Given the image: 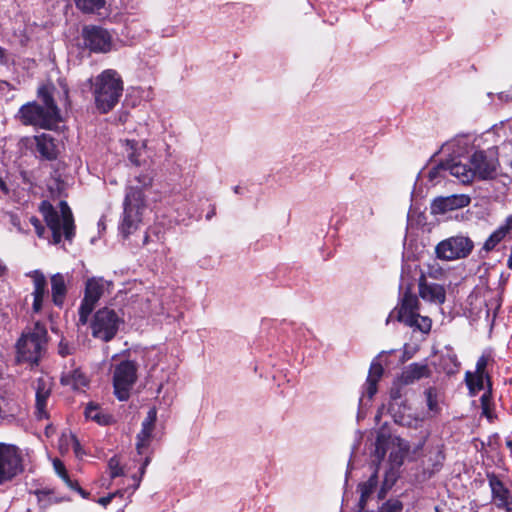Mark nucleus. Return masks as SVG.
<instances>
[{
    "label": "nucleus",
    "mask_w": 512,
    "mask_h": 512,
    "mask_svg": "<svg viewBox=\"0 0 512 512\" xmlns=\"http://www.w3.org/2000/svg\"><path fill=\"white\" fill-rule=\"evenodd\" d=\"M475 171V177L490 179L496 175L498 161L495 158L487 157L483 151L475 152L469 161Z\"/></svg>",
    "instance_id": "16"
},
{
    "label": "nucleus",
    "mask_w": 512,
    "mask_h": 512,
    "mask_svg": "<svg viewBox=\"0 0 512 512\" xmlns=\"http://www.w3.org/2000/svg\"><path fill=\"white\" fill-rule=\"evenodd\" d=\"M40 211L47 226L52 231L53 244H59L63 236L69 241L72 240L75 234L74 219L71 209L65 201H61L58 208H54L49 202L43 201L40 205Z\"/></svg>",
    "instance_id": "3"
},
{
    "label": "nucleus",
    "mask_w": 512,
    "mask_h": 512,
    "mask_svg": "<svg viewBox=\"0 0 512 512\" xmlns=\"http://www.w3.org/2000/svg\"><path fill=\"white\" fill-rule=\"evenodd\" d=\"M145 207V197L141 190L130 188L124 200V216L120 225V232L124 238L138 230Z\"/></svg>",
    "instance_id": "4"
},
{
    "label": "nucleus",
    "mask_w": 512,
    "mask_h": 512,
    "mask_svg": "<svg viewBox=\"0 0 512 512\" xmlns=\"http://www.w3.org/2000/svg\"><path fill=\"white\" fill-rule=\"evenodd\" d=\"M470 203V197L465 194H453L446 197H437L431 204V213L445 214L450 211L464 208Z\"/></svg>",
    "instance_id": "14"
},
{
    "label": "nucleus",
    "mask_w": 512,
    "mask_h": 512,
    "mask_svg": "<svg viewBox=\"0 0 512 512\" xmlns=\"http://www.w3.org/2000/svg\"><path fill=\"white\" fill-rule=\"evenodd\" d=\"M121 318L108 307L96 312L91 323L92 335L105 342L110 341L117 333Z\"/></svg>",
    "instance_id": "11"
},
{
    "label": "nucleus",
    "mask_w": 512,
    "mask_h": 512,
    "mask_svg": "<svg viewBox=\"0 0 512 512\" xmlns=\"http://www.w3.org/2000/svg\"><path fill=\"white\" fill-rule=\"evenodd\" d=\"M156 421L157 410L155 407H152L149 409L146 418L143 420L141 424V429L136 435L135 448L137 454L144 455L145 457L139 469V477L133 476V479L136 482L134 489H137L139 487L141 479L145 474L146 468L151 462V453L149 452V448L154 438Z\"/></svg>",
    "instance_id": "5"
},
{
    "label": "nucleus",
    "mask_w": 512,
    "mask_h": 512,
    "mask_svg": "<svg viewBox=\"0 0 512 512\" xmlns=\"http://www.w3.org/2000/svg\"><path fill=\"white\" fill-rule=\"evenodd\" d=\"M47 342V330L45 326L36 323L31 332L24 334L18 341L17 350L19 359L37 363Z\"/></svg>",
    "instance_id": "6"
},
{
    "label": "nucleus",
    "mask_w": 512,
    "mask_h": 512,
    "mask_svg": "<svg viewBox=\"0 0 512 512\" xmlns=\"http://www.w3.org/2000/svg\"><path fill=\"white\" fill-rule=\"evenodd\" d=\"M419 295L428 302L442 304L446 299V291L442 285L428 283L424 278L419 281Z\"/></svg>",
    "instance_id": "19"
},
{
    "label": "nucleus",
    "mask_w": 512,
    "mask_h": 512,
    "mask_svg": "<svg viewBox=\"0 0 512 512\" xmlns=\"http://www.w3.org/2000/svg\"><path fill=\"white\" fill-rule=\"evenodd\" d=\"M489 484L492 491V497L497 507L504 509L506 512L512 511V496L510 491L496 477L491 476Z\"/></svg>",
    "instance_id": "17"
},
{
    "label": "nucleus",
    "mask_w": 512,
    "mask_h": 512,
    "mask_svg": "<svg viewBox=\"0 0 512 512\" xmlns=\"http://www.w3.org/2000/svg\"><path fill=\"white\" fill-rule=\"evenodd\" d=\"M36 151L47 159H54L57 155L56 145L49 134H41L34 138Z\"/></svg>",
    "instance_id": "24"
},
{
    "label": "nucleus",
    "mask_w": 512,
    "mask_h": 512,
    "mask_svg": "<svg viewBox=\"0 0 512 512\" xmlns=\"http://www.w3.org/2000/svg\"><path fill=\"white\" fill-rule=\"evenodd\" d=\"M2 270H3V267L0 265V273L2 272Z\"/></svg>",
    "instance_id": "60"
},
{
    "label": "nucleus",
    "mask_w": 512,
    "mask_h": 512,
    "mask_svg": "<svg viewBox=\"0 0 512 512\" xmlns=\"http://www.w3.org/2000/svg\"><path fill=\"white\" fill-rule=\"evenodd\" d=\"M53 467L57 475L65 482L69 488H74L76 486V482L70 479L64 464L59 459L53 460Z\"/></svg>",
    "instance_id": "35"
},
{
    "label": "nucleus",
    "mask_w": 512,
    "mask_h": 512,
    "mask_svg": "<svg viewBox=\"0 0 512 512\" xmlns=\"http://www.w3.org/2000/svg\"><path fill=\"white\" fill-rule=\"evenodd\" d=\"M409 448V444L402 438L379 433L375 442V456L380 462L389 451L391 466H400Z\"/></svg>",
    "instance_id": "8"
},
{
    "label": "nucleus",
    "mask_w": 512,
    "mask_h": 512,
    "mask_svg": "<svg viewBox=\"0 0 512 512\" xmlns=\"http://www.w3.org/2000/svg\"><path fill=\"white\" fill-rule=\"evenodd\" d=\"M109 285L103 278H90L86 282L84 299L79 308V324L85 325L95 305Z\"/></svg>",
    "instance_id": "12"
},
{
    "label": "nucleus",
    "mask_w": 512,
    "mask_h": 512,
    "mask_svg": "<svg viewBox=\"0 0 512 512\" xmlns=\"http://www.w3.org/2000/svg\"><path fill=\"white\" fill-rule=\"evenodd\" d=\"M153 179H154V173L153 171H148L146 173H143V174H140L138 175L135 180L137 181V183L139 184L138 186H130L127 191L130 189V188H138L139 190H141V192L143 193V189H147L149 187L152 186V183H153Z\"/></svg>",
    "instance_id": "36"
},
{
    "label": "nucleus",
    "mask_w": 512,
    "mask_h": 512,
    "mask_svg": "<svg viewBox=\"0 0 512 512\" xmlns=\"http://www.w3.org/2000/svg\"><path fill=\"white\" fill-rule=\"evenodd\" d=\"M147 239H148V236H147V235H145V237H144V241H143V244H145V243L147 242Z\"/></svg>",
    "instance_id": "56"
},
{
    "label": "nucleus",
    "mask_w": 512,
    "mask_h": 512,
    "mask_svg": "<svg viewBox=\"0 0 512 512\" xmlns=\"http://www.w3.org/2000/svg\"><path fill=\"white\" fill-rule=\"evenodd\" d=\"M378 484V469L376 468L373 474L369 477V479L365 482H362L358 486V490L360 492V500L359 506L360 509H364L367 504L368 499L374 492L376 486Z\"/></svg>",
    "instance_id": "27"
},
{
    "label": "nucleus",
    "mask_w": 512,
    "mask_h": 512,
    "mask_svg": "<svg viewBox=\"0 0 512 512\" xmlns=\"http://www.w3.org/2000/svg\"><path fill=\"white\" fill-rule=\"evenodd\" d=\"M403 504L399 500H388L382 505L379 512H402Z\"/></svg>",
    "instance_id": "41"
},
{
    "label": "nucleus",
    "mask_w": 512,
    "mask_h": 512,
    "mask_svg": "<svg viewBox=\"0 0 512 512\" xmlns=\"http://www.w3.org/2000/svg\"><path fill=\"white\" fill-rule=\"evenodd\" d=\"M85 416L99 425H110L114 422L112 415L104 411L98 404L89 403L85 408Z\"/></svg>",
    "instance_id": "25"
},
{
    "label": "nucleus",
    "mask_w": 512,
    "mask_h": 512,
    "mask_svg": "<svg viewBox=\"0 0 512 512\" xmlns=\"http://www.w3.org/2000/svg\"><path fill=\"white\" fill-rule=\"evenodd\" d=\"M35 414L38 419L48 418V400L52 390V382L47 376L40 377L35 382Z\"/></svg>",
    "instance_id": "15"
},
{
    "label": "nucleus",
    "mask_w": 512,
    "mask_h": 512,
    "mask_svg": "<svg viewBox=\"0 0 512 512\" xmlns=\"http://www.w3.org/2000/svg\"><path fill=\"white\" fill-rule=\"evenodd\" d=\"M122 146L124 153L132 164L140 166L144 163V160H142V155L146 148V144L144 142L124 140L122 141Z\"/></svg>",
    "instance_id": "23"
},
{
    "label": "nucleus",
    "mask_w": 512,
    "mask_h": 512,
    "mask_svg": "<svg viewBox=\"0 0 512 512\" xmlns=\"http://www.w3.org/2000/svg\"><path fill=\"white\" fill-rule=\"evenodd\" d=\"M10 217V223L19 231V232H23V229L21 227V224H20V219L17 215L15 214H10L9 215Z\"/></svg>",
    "instance_id": "47"
},
{
    "label": "nucleus",
    "mask_w": 512,
    "mask_h": 512,
    "mask_svg": "<svg viewBox=\"0 0 512 512\" xmlns=\"http://www.w3.org/2000/svg\"><path fill=\"white\" fill-rule=\"evenodd\" d=\"M59 353L62 356H66V355L70 354V348H69L67 343H64L63 341L60 342V344H59Z\"/></svg>",
    "instance_id": "48"
},
{
    "label": "nucleus",
    "mask_w": 512,
    "mask_h": 512,
    "mask_svg": "<svg viewBox=\"0 0 512 512\" xmlns=\"http://www.w3.org/2000/svg\"><path fill=\"white\" fill-rule=\"evenodd\" d=\"M61 383L65 386H70L72 389L78 390L87 386L88 379L79 369H73L63 372L61 376Z\"/></svg>",
    "instance_id": "26"
},
{
    "label": "nucleus",
    "mask_w": 512,
    "mask_h": 512,
    "mask_svg": "<svg viewBox=\"0 0 512 512\" xmlns=\"http://www.w3.org/2000/svg\"><path fill=\"white\" fill-rule=\"evenodd\" d=\"M122 495V492L121 491H116L114 493H111L105 497H102V498H99L98 499V503L102 506H107L114 497L116 496H121Z\"/></svg>",
    "instance_id": "46"
},
{
    "label": "nucleus",
    "mask_w": 512,
    "mask_h": 512,
    "mask_svg": "<svg viewBox=\"0 0 512 512\" xmlns=\"http://www.w3.org/2000/svg\"><path fill=\"white\" fill-rule=\"evenodd\" d=\"M391 317H392V314H390L389 317L387 318V323L390 321Z\"/></svg>",
    "instance_id": "58"
},
{
    "label": "nucleus",
    "mask_w": 512,
    "mask_h": 512,
    "mask_svg": "<svg viewBox=\"0 0 512 512\" xmlns=\"http://www.w3.org/2000/svg\"><path fill=\"white\" fill-rule=\"evenodd\" d=\"M92 92L98 111L101 113L111 111L118 104L123 93L120 75L112 69L103 71L95 78Z\"/></svg>",
    "instance_id": "1"
},
{
    "label": "nucleus",
    "mask_w": 512,
    "mask_h": 512,
    "mask_svg": "<svg viewBox=\"0 0 512 512\" xmlns=\"http://www.w3.org/2000/svg\"><path fill=\"white\" fill-rule=\"evenodd\" d=\"M31 224L35 227L36 233L39 237H43L45 228L41 225V222L38 218L32 216L30 218Z\"/></svg>",
    "instance_id": "45"
},
{
    "label": "nucleus",
    "mask_w": 512,
    "mask_h": 512,
    "mask_svg": "<svg viewBox=\"0 0 512 512\" xmlns=\"http://www.w3.org/2000/svg\"><path fill=\"white\" fill-rule=\"evenodd\" d=\"M418 309V298L413 294L405 293L402 299V304L396 312V318L399 322H402L405 325H412L415 319V314H418Z\"/></svg>",
    "instance_id": "18"
},
{
    "label": "nucleus",
    "mask_w": 512,
    "mask_h": 512,
    "mask_svg": "<svg viewBox=\"0 0 512 512\" xmlns=\"http://www.w3.org/2000/svg\"><path fill=\"white\" fill-rule=\"evenodd\" d=\"M108 470L112 479L123 475V468L118 457H112L108 462Z\"/></svg>",
    "instance_id": "40"
},
{
    "label": "nucleus",
    "mask_w": 512,
    "mask_h": 512,
    "mask_svg": "<svg viewBox=\"0 0 512 512\" xmlns=\"http://www.w3.org/2000/svg\"><path fill=\"white\" fill-rule=\"evenodd\" d=\"M499 228H506V234L509 232L510 229H512V215L509 216L507 219H506V223L505 225L503 226H500Z\"/></svg>",
    "instance_id": "49"
},
{
    "label": "nucleus",
    "mask_w": 512,
    "mask_h": 512,
    "mask_svg": "<svg viewBox=\"0 0 512 512\" xmlns=\"http://www.w3.org/2000/svg\"><path fill=\"white\" fill-rule=\"evenodd\" d=\"M33 281V304L32 309L35 313L41 311L43 306V300L46 295V278L40 271H33L29 274Z\"/></svg>",
    "instance_id": "21"
},
{
    "label": "nucleus",
    "mask_w": 512,
    "mask_h": 512,
    "mask_svg": "<svg viewBox=\"0 0 512 512\" xmlns=\"http://www.w3.org/2000/svg\"><path fill=\"white\" fill-rule=\"evenodd\" d=\"M394 467L395 466H392L390 468V470L387 471L386 474H385L384 481H383V486H382V489L380 491V497H384L386 491L389 490L394 485V483L396 481L397 474L394 471Z\"/></svg>",
    "instance_id": "39"
},
{
    "label": "nucleus",
    "mask_w": 512,
    "mask_h": 512,
    "mask_svg": "<svg viewBox=\"0 0 512 512\" xmlns=\"http://www.w3.org/2000/svg\"><path fill=\"white\" fill-rule=\"evenodd\" d=\"M137 380V365L126 360L116 365L113 373L114 394L120 401L130 397V391Z\"/></svg>",
    "instance_id": "9"
},
{
    "label": "nucleus",
    "mask_w": 512,
    "mask_h": 512,
    "mask_svg": "<svg viewBox=\"0 0 512 512\" xmlns=\"http://www.w3.org/2000/svg\"><path fill=\"white\" fill-rule=\"evenodd\" d=\"M147 30L143 26V24L138 20H132L126 24L124 28V34L126 37L131 39H139L142 37Z\"/></svg>",
    "instance_id": "32"
},
{
    "label": "nucleus",
    "mask_w": 512,
    "mask_h": 512,
    "mask_svg": "<svg viewBox=\"0 0 512 512\" xmlns=\"http://www.w3.org/2000/svg\"><path fill=\"white\" fill-rule=\"evenodd\" d=\"M58 447L62 454L67 453L70 448L74 450L76 456L81 454V446L72 433H62L59 438Z\"/></svg>",
    "instance_id": "31"
},
{
    "label": "nucleus",
    "mask_w": 512,
    "mask_h": 512,
    "mask_svg": "<svg viewBox=\"0 0 512 512\" xmlns=\"http://www.w3.org/2000/svg\"><path fill=\"white\" fill-rule=\"evenodd\" d=\"M22 471L20 450L14 445L0 443V485L12 481Z\"/></svg>",
    "instance_id": "10"
},
{
    "label": "nucleus",
    "mask_w": 512,
    "mask_h": 512,
    "mask_svg": "<svg viewBox=\"0 0 512 512\" xmlns=\"http://www.w3.org/2000/svg\"><path fill=\"white\" fill-rule=\"evenodd\" d=\"M427 405L430 410H435L437 407L436 392L434 389H428L426 391Z\"/></svg>",
    "instance_id": "44"
},
{
    "label": "nucleus",
    "mask_w": 512,
    "mask_h": 512,
    "mask_svg": "<svg viewBox=\"0 0 512 512\" xmlns=\"http://www.w3.org/2000/svg\"><path fill=\"white\" fill-rule=\"evenodd\" d=\"M0 190L5 194L9 195V188L7 184L0 178Z\"/></svg>",
    "instance_id": "51"
},
{
    "label": "nucleus",
    "mask_w": 512,
    "mask_h": 512,
    "mask_svg": "<svg viewBox=\"0 0 512 512\" xmlns=\"http://www.w3.org/2000/svg\"><path fill=\"white\" fill-rule=\"evenodd\" d=\"M447 173L458 179L461 183H470L475 178V171L471 164L463 163L458 159H450L446 161Z\"/></svg>",
    "instance_id": "20"
},
{
    "label": "nucleus",
    "mask_w": 512,
    "mask_h": 512,
    "mask_svg": "<svg viewBox=\"0 0 512 512\" xmlns=\"http://www.w3.org/2000/svg\"><path fill=\"white\" fill-rule=\"evenodd\" d=\"M505 230L506 228H498L495 230L485 241L483 249L486 252L493 250L496 245L507 235Z\"/></svg>",
    "instance_id": "34"
},
{
    "label": "nucleus",
    "mask_w": 512,
    "mask_h": 512,
    "mask_svg": "<svg viewBox=\"0 0 512 512\" xmlns=\"http://www.w3.org/2000/svg\"><path fill=\"white\" fill-rule=\"evenodd\" d=\"M435 512H440L438 507H435Z\"/></svg>",
    "instance_id": "59"
},
{
    "label": "nucleus",
    "mask_w": 512,
    "mask_h": 512,
    "mask_svg": "<svg viewBox=\"0 0 512 512\" xmlns=\"http://www.w3.org/2000/svg\"><path fill=\"white\" fill-rule=\"evenodd\" d=\"M490 361L491 358L488 355H482L476 363V370L474 373L488 375L486 368Z\"/></svg>",
    "instance_id": "42"
},
{
    "label": "nucleus",
    "mask_w": 512,
    "mask_h": 512,
    "mask_svg": "<svg viewBox=\"0 0 512 512\" xmlns=\"http://www.w3.org/2000/svg\"><path fill=\"white\" fill-rule=\"evenodd\" d=\"M76 7L85 13H93L105 5V0H74Z\"/></svg>",
    "instance_id": "33"
},
{
    "label": "nucleus",
    "mask_w": 512,
    "mask_h": 512,
    "mask_svg": "<svg viewBox=\"0 0 512 512\" xmlns=\"http://www.w3.org/2000/svg\"><path fill=\"white\" fill-rule=\"evenodd\" d=\"M391 398L397 399L401 396L400 390L398 388H392L390 392Z\"/></svg>",
    "instance_id": "52"
},
{
    "label": "nucleus",
    "mask_w": 512,
    "mask_h": 512,
    "mask_svg": "<svg viewBox=\"0 0 512 512\" xmlns=\"http://www.w3.org/2000/svg\"><path fill=\"white\" fill-rule=\"evenodd\" d=\"M39 96L43 105L28 103L23 105L19 111L22 123L26 125L52 128L60 119L59 111L46 87L39 89Z\"/></svg>",
    "instance_id": "2"
},
{
    "label": "nucleus",
    "mask_w": 512,
    "mask_h": 512,
    "mask_svg": "<svg viewBox=\"0 0 512 512\" xmlns=\"http://www.w3.org/2000/svg\"><path fill=\"white\" fill-rule=\"evenodd\" d=\"M85 44L94 52L106 53L112 49V36L108 30L99 26L83 29Z\"/></svg>",
    "instance_id": "13"
},
{
    "label": "nucleus",
    "mask_w": 512,
    "mask_h": 512,
    "mask_svg": "<svg viewBox=\"0 0 512 512\" xmlns=\"http://www.w3.org/2000/svg\"><path fill=\"white\" fill-rule=\"evenodd\" d=\"M506 445H507V447L512 449V440H507Z\"/></svg>",
    "instance_id": "55"
},
{
    "label": "nucleus",
    "mask_w": 512,
    "mask_h": 512,
    "mask_svg": "<svg viewBox=\"0 0 512 512\" xmlns=\"http://www.w3.org/2000/svg\"><path fill=\"white\" fill-rule=\"evenodd\" d=\"M212 214H214V212L209 213V214L207 215V219H210V217L212 216Z\"/></svg>",
    "instance_id": "57"
},
{
    "label": "nucleus",
    "mask_w": 512,
    "mask_h": 512,
    "mask_svg": "<svg viewBox=\"0 0 512 512\" xmlns=\"http://www.w3.org/2000/svg\"><path fill=\"white\" fill-rule=\"evenodd\" d=\"M481 406H482V410H483V413L488 416L489 415V408H490V401H491V392L490 390L485 392L482 396H481Z\"/></svg>",
    "instance_id": "43"
},
{
    "label": "nucleus",
    "mask_w": 512,
    "mask_h": 512,
    "mask_svg": "<svg viewBox=\"0 0 512 512\" xmlns=\"http://www.w3.org/2000/svg\"><path fill=\"white\" fill-rule=\"evenodd\" d=\"M414 322L412 325H408L409 327H415L419 331L423 333H428L431 329V319L425 316H421L419 313L415 314Z\"/></svg>",
    "instance_id": "37"
},
{
    "label": "nucleus",
    "mask_w": 512,
    "mask_h": 512,
    "mask_svg": "<svg viewBox=\"0 0 512 512\" xmlns=\"http://www.w3.org/2000/svg\"><path fill=\"white\" fill-rule=\"evenodd\" d=\"M429 376L430 370L426 364L412 363L403 370L400 381L402 384L408 385Z\"/></svg>",
    "instance_id": "22"
},
{
    "label": "nucleus",
    "mask_w": 512,
    "mask_h": 512,
    "mask_svg": "<svg viewBox=\"0 0 512 512\" xmlns=\"http://www.w3.org/2000/svg\"><path fill=\"white\" fill-rule=\"evenodd\" d=\"M162 390H163V384H160L157 388V393L158 394H161L162 393Z\"/></svg>",
    "instance_id": "53"
},
{
    "label": "nucleus",
    "mask_w": 512,
    "mask_h": 512,
    "mask_svg": "<svg viewBox=\"0 0 512 512\" xmlns=\"http://www.w3.org/2000/svg\"><path fill=\"white\" fill-rule=\"evenodd\" d=\"M447 173L446 161L432 167L428 171V179L432 183H437L438 178H445Z\"/></svg>",
    "instance_id": "38"
},
{
    "label": "nucleus",
    "mask_w": 512,
    "mask_h": 512,
    "mask_svg": "<svg viewBox=\"0 0 512 512\" xmlns=\"http://www.w3.org/2000/svg\"><path fill=\"white\" fill-rule=\"evenodd\" d=\"M383 375V367L379 362H372L366 381V394L368 398H372L377 392V382Z\"/></svg>",
    "instance_id": "28"
},
{
    "label": "nucleus",
    "mask_w": 512,
    "mask_h": 512,
    "mask_svg": "<svg viewBox=\"0 0 512 512\" xmlns=\"http://www.w3.org/2000/svg\"><path fill=\"white\" fill-rule=\"evenodd\" d=\"M4 58V50L0 47V61Z\"/></svg>",
    "instance_id": "54"
},
{
    "label": "nucleus",
    "mask_w": 512,
    "mask_h": 512,
    "mask_svg": "<svg viewBox=\"0 0 512 512\" xmlns=\"http://www.w3.org/2000/svg\"><path fill=\"white\" fill-rule=\"evenodd\" d=\"M465 381L469 388L471 395H476L480 390L484 389V382L486 381L488 387L491 388L489 375L476 374L467 371L465 374Z\"/></svg>",
    "instance_id": "30"
},
{
    "label": "nucleus",
    "mask_w": 512,
    "mask_h": 512,
    "mask_svg": "<svg viewBox=\"0 0 512 512\" xmlns=\"http://www.w3.org/2000/svg\"><path fill=\"white\" fill-rule=\"evenodd\" d=\"M473 248V241L468 236L460 234L440 241L435 246V255L442 261H456L467 258Z\"/></svg>",
    "instance_id": "7"
},
{
    "label": "nucleus",
    "mask_w": 512,
    "mask_h": 512,
    "mask_svg": "<svg viewBox=\"0 0 512 512\" xmlns=\"http://www.w3.org/2000/svg\"><path fill=\"white\" fill-rule=\"evenodd\" d=\"M52 300L56 306H62L66 295V283L62 274L51 277Z\"/></svg>",
    "instance_id": "29"
},
{
    "label": "nucleus",
    "mask_w": 512,
    "mask_h": 512,
    "mask_svg": "<svg viewBox=\"0 0 512 512\" xmlns=\"http://www.w3.org/2000/svg\"><path fill=\"white\" fill-rule=\"evenodd\" d=\"M73 490H76L83 498H88L89 494L84 491L76 482V486L72 488Z\"/></svg>",
    "instance_id": "50"
}]
</instances>
